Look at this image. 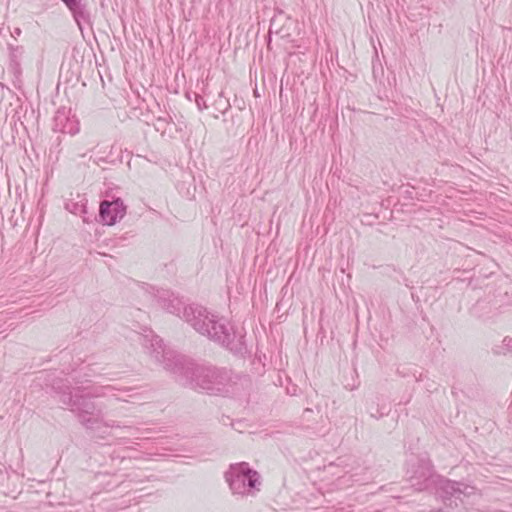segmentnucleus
I'll return each instance as SVG.
<instances>
[{
  "label": "nucleus",
  "mask_w": 512,
  "mask_h": 512,
  "mask_svg": "<svg viewBox=\"0 0 512 512\" xmlns=\"http://www.w3.org/2000/svg\"><path fill=\"white\" fill-rule=\"evenodd\" d=\"M142 346L150 357L172 373L176 380L192 389L205 391L210 395H234L239 385L247 379L234 375L231 371L213 366L200 365L192 360L165 349L162 340L151 330L139 336Z\"/></svg>",
  "instance_id": "f257e3e1"
},
{
  "label": "nucleus",
  "mask_w": 512,
  "mask_h": 512,
  "mask_svg": "<svg viewBox=\"0 0 512 512\" xmlns=\"http://www.w3.org/2000/svg\"><path fill=\"white\" fill-rule=\"evenodd\" d=\"M157 293V301L163 309L185 320L199 334L230 351L243 350V337L236 335L233 327L224 317L209 312L201 305H184L181 299L167 290H158Z\"/></svg>",
  "instance_id": "f03ea898"
},
{
  "label": "nucleus",
  "mask_w": 512,
  "mask_h": 512,
  "mask_svg": "<svg viewBox=\"0 0 512 512\" xmlns=\"http://www.w3.org/2000/svg\"><path fill=\"white\" fill-rule=\"evenodd\" d=\"M225 479L234 495H254V491H259L261 485L259 473L246 462L230 465Z\"/></svg>",
  "instance_id": "39448f33"
},
{
  "label": "nucleus",
  "mask_w": 512,
  "mask_h": 512,
  "mask_svg": "<svg viewBox=\"0 0 512 512\" xmlns=\"http://www.w3.org/2000/svg\"><path fill=\"white\" fill-rule=\"evenodd\" d=\"M72 12L75 21L80 26L82 20H87L88 13L82 0H62Z\"/></svg>",
  "instance_id": "6e6552de"
},
{
  "label": "nucleus",
  "mask_w": 512,
  "mask_h": 512,
  "mask_svg": "<svg viewBox=\"0 0 512 512\" xmlns=\"http://www.w3.org/2000/svg\"><path fill=\"white\" fill-rule=\"evenodd\" d=\"M54 130L64 134L75 135L79 132V123L75 117L67 116L64 110H58L54 117Z\"/></svg>",
  "instance_id": "0eeeda50"
},
{
  "label": "nucleus",
  "mask_w": 512,
  "mask_h": 512,
  "mask_svg": "<svg viewBox=\"0 0 512 512\" xmlns=\"http://www.w3.org/2000/svg\"><path fill=\"white\" fill-rule=\"evenodd\" d=\"M52 388L60 394L61 403L76 413L79 421L86 428H94L95 425L102 422V408L96 405L91 397L78 395L77 392L72 393L62 380L54 382Z\"/></svg>",
  "instance_id": "20e7f679"
},
{
  "label": "nucleus",
  "mask_w": 512,
  "mask_h": 512,
  "mask_svg": "<svg viewBox=\"0 0 512 512\" xmlns=\"http://www.w3.org/2000/svg\"><path fill=\"white\" fill-rule=\"evenodd\" d=\"M113 390V387L111 386H105L103 387V392L101 394H97V396H105L109 394Z\"/></svg>",
  "instance_id": "f8f14e48"
},
{
  "label": "nucleus",
  "mask_w": 512,
  "mask_h": 512,
  "mask_svg": "<svg viewBox=\"0 0 512 512\" xmlns=\"http://www.w3.org/2000/svg\"><path fill=\"white\" fill-rule=\"evenodd\" d=\"M406 474L408 481L416 491H424L436 487L437 494L443 501L451 500V498L463 501L464 498H469L476 494V488L473 486L435 475L431 462L428 459H410Z\"/></svg>",
  "instance_id": "7ed1b4c3"
},
{
  "label": "nucleus",
  "mask_w": 512,
  "mask_h": 512,
  "mask_svg": "<svg viewBox=\"0 0 512 512\" xmlns=\"http://www.w3.org/2000/svg\"><path fill=\"white\" fill-rule=\"evenodd\" d=\"M83 221L84 222H89V220L87 218H85V217L83 218Z\"/></svg>",
  "instance_id": "ddd939ff"
},
{
  "label": "nucleus",
  "mask_w": 512,
  "mask_h": 512,
  "mask_svg": "<svg viewBox=\"0 0 512 512\" xmlns=\"http://www.w3.org/2000/svg\"><path fill=\"white\" fill-rule=\"evenodd\" d=\"M105 426H107V427H117V428H122V426H120L119 424H116V422H115V421H109V422H106V423H105ZM123 428L129 429L130 427H129V426H123Z\"/></svg>",
  "instance_id": "9b49d317"
},
{
  "label": "nucleus",
  "mask_w": 512,
  "mask_h": 512,
  "mask_svg": "<svg viewBox=\"0 0 512 512\" xmlns=\"http://www.w3.org/2000/svg\"><path fill=\"white\" fill-rule=\"evenodd\" d=\"M196 103H197V106L200 110H202L203 108H206V104L203 100V98L201 96H197L196 98Z\"/></svg>",
  "instance_id": "9d476101"
},
{
  "label": "nucleus",
  "mask_w": 512,
  "mask_h": 512,
  "mask_svg": "<svg viewBox=\"0 0 512 512\" xmlns=\"http://www.w3.org/2000/svg\"><path fill=\"white\" fill-rule=\"evenodd\" d=\"M66 208L71 212V213H74L76 215H81V214H85L86 213V206L84 204H77V203H73L72 204V207L70 204H67L66 205Z\"/></svg>",
  "instance_id": "1a4fd4ad"
},
{
  "label": "nucleus",
  "mask_w": 512,
  "mask_h": 512,
  "mask_svg": "<svg viewBox=\"0 0 512 512\" xmlns=\"http://www.w3.org/2000/svg\"><path fill=\"white\" fill-rule=\"evenodd\" d=\"M126 214V206L120 198L100 203L99 217L104 225H114Z\"/></svg>",
  "instance_id": "423d86ee"
}]
</instances>
